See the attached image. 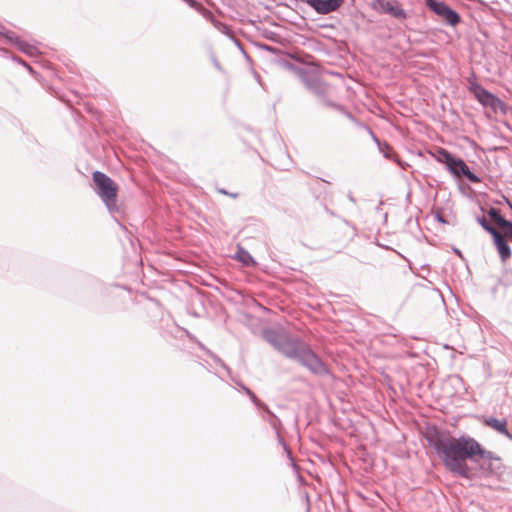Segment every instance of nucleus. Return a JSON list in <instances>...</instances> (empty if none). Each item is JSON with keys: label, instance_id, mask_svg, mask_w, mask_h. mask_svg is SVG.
I'll return each instance as SVG.
<instances>
[{"label": "nucleus", "instance_id": "21", "mask_svg": "<svg viewBox=\"0 0 512 512\" xmlns=\"http://www.w3.org/2000/svg\"><path fill=\"white\" fill-rule=\"evenodd\" d=\"M499 228L503 231V236L512 239V221L505 220Z\"/></svg>", "mask_w": 512, "mask_h": 512}, {"label": "nucleus", "instance_id": "16", "mask_svg": "<svg viewBox=\"0 0 512 512\" xmlns=\"http://www.w3.org/2000/svg\"><path fill=\"white\" fill-rule=\"evenodd\" d=\"M15 46L20 50L22 51L23 53L27 54V55H30V56H33L36 54L37 52V49L35 46L25 42L24 40L20 39L17 40V43L15 44Z\"/></svg>", "mask_w": 512, "mask_h": 512}, {"label": "nucleus", "instance_id": "14", "mask_svg": "<svg viewBox=\"0 0 512 512\" xmlns=\"http://www.w3.org/2000/svg\"><path fill=\"white\" fill-rule=\"evenodd\" d=\"M476 446H477V448L474 449L473 462H478L480 459L498 460V458L494 455L493 452L484 449L477 440H476Z\"/></svg>", "mask_w": 512, "mask_h": 512}, {"label": "nucleus", "instance_id": "25", "mask_svg": "<svg viewBox=\"0 0 512 512\" xmlns=\"http://www.w3.org/2000/svg\"><path fill=\"white\" fill-rule=\"evenodd\" d=\"M218 191H219V193L224 194V195L229 194L225 189H219Z\"/></svg>", "mask_w": 512, "mask_h": 512}, {"label": "nucleus", "instance_id": "27", "mask_svg": "<svg viewBox=\"0 0 512 512\" xmlns=\"http://www.w3.org/2000/svg\"><path fill=\"white\" fill-rule=\"evenodd\" d=\"M228 195H229V196H231V197H233V198H236V197L238 196V194H237V193H229Z\"/></svg>", "mask_w": 512, "mask_h": 512}, {"label": "nucleus", "instance_id": "4", "mask_svg": "<svg viewBox=\"0 0 512 512\" xmlns=\"http://www.w3.org/2000/svg\"><path fill=\"white\" fill-rule=\"evenodd\" d=\"M95 192L106 205L111 214L119 212L117 205V184L106 174L100 171L93 173Z\"/></svg>", "mask_w": 512, "mask_h": 512}, {"label": "nucleus", "instance_id": "5", "mask_svg": "<svg viewBox=\"0 0 512 512\" xmlns=\"http://www.w3.org/2000/svg\"><path fill=\"white\" fill-rule=\"evenodd\" d=\"M426 5L448 25L455 26L461 20L459 14L443 1L426 0Z\"/></svg>", "mask_w": 512, "mask_h": 512}, {"label": "nucleus", "instance_id": "13", "mask_svg": "<svg viewBox=\"0 0 512 512\" xmlns=\"http://www.w3.org/2000/svg\"><path fill=\"white\" fill-rule=\"evenodd\" d=\"M257 407L264 410L266 415L262 416L263 419L270 424V426L276 431L278 435V427L281 425L280 419L268 408V406L265 403Z\"/></svg>", "mask_w": 512, "mask_h": 512}, {"label": "nucleus", "instance_id": "2", "mask_svg": "<svg viewBox=\"0 0 512 512\" xmlns=\"http://www.w3.org/2000/svg\"><path fill=\"white\" fill-rule=\"evenodd\" d=\"M277 351L289 359L297 360L315 375L323 376L329 374L327 366L319 356L313 352L307 343L298 337H291L286 334Z\"/></svg>", "mask_w": 512, "mask_h": 512}, {"label": "nucleus", "instance_id": "17", "mask_svg": "<svg viewBox=\"0 0 512 512\" xmlns=\"http://www.w3.org/2000/svg\"><path fill=\"white\" fill-rule=\"evenodd\" d=\"M488 215L498 227L506 220L501 215L500 210L494 207L488 210Z\"/></svg>", "mask_w": 512, "mask_h": 512}, {"label": "nucleus", "instance_id": "10", "mask_svg": "<svg viewBox=\"0 0 512 512\" xmlns=\"http://www.w3.org/2000/svg\"><path fill=\"white\" fill-rule=\"evenodd\" d=\"M492 237L501 260L503 262L507 261L511 257V249L508 242L506 241L504 236L498 231L494 235H492Z\"/></svg>", "mask_w": 512, "mask_h": 512}, {"label": "nucleus", "instance_id": "7", "mask_svg": "<svg viewBox=\"0 0 512 512\" xmlns=\"http://www.w3.org/2000/svg\"><path fill=\"white\" fill-rule=\"evenodd\" d=\"M308 4L311 8L315 10L318 14L327 15L331 12L338 10L344 0H301Z\"/></svg>", "mask_w": 512, "mask_h": 512}, {"label": "nucleus", "instance_id": "20", "mask_svg": "<svg viewBox=\"0 0 512 512\" xmlns=\"http://www.w3.org/2000/svg\"><path fill=\"white\" fill-rule=\"evenodd\" d=\"M477 222L481 225V227L487 231L491 236L494 235L497 230L491 225L488 223V221L486 220V218L484 216L482 217H478L477 218Z\"/></svg>", "mask_w": 512, "mask_h": 512}, {"label": "nucleus", "instance_id": "15", "mask_svg": "<svg viewBox=\"0 0 512 512\" xmlns=\"http://www.w3.org/2000/svg\"><path fill=\"white\" fill-rule=\"evenodd\" d=\"M235 259L247 266L254 263L251 254L240 246L235 254Z\"/></svg>", "mask_w": 512, "mask_h": 512}, {"label": "nucleus", "instance_id": "6", "mask_svg": "<svg viewBox=\"0 0 512 512\" xmlns=\"http://www.w3.org/2000/svg\"><path fill=\"white\" fill-rule=\"evenodd\" d=\"M470 91L483 106L489 107L494 111H496L499 105L501 104V101L497 96H495L494 94H492L479 84H472L470 87Z\"/></svg>", "mask_w": 512, "mask_h": 512}, {"label": "nucleus", "instance_id": "26", "mask_svg": "<svg viewBox=\"0 0 512 512\" xmlns=\"http://www.w3.org/2000/svg\"><path fill=\"white\" fill-rule=\"evenodd\" d=\"M348 198H349V200H350L351 202L355 203V199H354V197L352 196V194H349V195H348Z\"/></svg>", "mask_w": 512, "mask_h": 512}, {"label": "nucleus", "instance_id": "12", "mask_svg": "<svg viewBox=\"0 0 512 512\" xmlns=\"http://www.w3.org/2000/svg\"><path fill=\"white\" fill-rule=\"evenodd\" d=\"M286 333H279L273 329H266L263 331L264 339L271 344L276 350L278 349L280 343L285 337Z\"/></svg>", "mask_w": 512, "mask_h": 512}, {"label": "nucleus", "instance_id": "8", "mask_svg": "<svg viewBox=\"0 0 512 512\" xmlns=\"http://www.w3.org/2000/svg\"><path fill=\"white\" fill-rule=\"evenodd\" d=\"M375 8L378 9L381 13H386L391 15L396 19H406L407 13L402 9L400 4L397 1L391 0H376Z\"/></svg>", "mask_w": 512, "mask_h": 512}, {"label": "nucleus", "instance_id": "11", "mask_svg": "<svg viewBox=\"0 0 512 512\" xmlns=\"http://www.w3.org/2000/svg\"><path fill=\"white\" fill-rule=\"evenodd\" d=\"M485 424L500 434L506 436L508 439L512 440V433H510L506 427V422L498 420L496 418L490 417L485 420Z\"/></svg>", "mask_w": 512, "mask_h": 512}, {"label": "nucleus", "instance_id": "24", "mask_svg": "<svg viewBox=\"0 0 512 512\" xmlns=\"http://www.w3.org/2000/svg\"><path fill=\"white\" fill-rule=\"evenodd\" d=\"M436 219L441 222V223H446V220L444 219L443 216H441L440 214H436Z\"/></svg>", "mask_w": 512, "mask_h": 512}, {"label": "nucleus", "instance_id": "18", "mask_svg": "<svg viewBox=\"0 0 512 512\" xmlns=\"http://www.w3.org/2000/svg\"><path fill=\"white\" fill-rule=\"evenodd\" d=\"M0 35L5 37L11 44L15 45L19 37L9 30H7L4 26L0 25Z\"/></svg>", "mask_w": 512, "mask_h": 512}, {"label": "nucleus", "instance_id": "1", "mask_svg": "<svg viewBox=\"0 0 512 512\" xmlns=\"http://www.w3.org/2000/svg\"><path fill=\"white\" fill-rule=\"evenodd\" d=\"M427 440L448 471L463 478L470 477V469L466 461L473 462L474 460V449L477 446L473 437L467 435L452 437L437 434Z\"/></svg>", "mask_w": 512, "mask_h": 512}, {"label": "nucleus", "instance_id": "19", "mask_svg": "<svg viewBox=\"0 0 512 512\" xmlns=\"http://www.w3.org/2000/svg\"><path fill=\"white\" fill-rule=\"evenodd\" d=\"M235 383L237 385H239L241 387V389L244 391V393H246V395L249 396V398L251 399V401L255 404V406H261L263 405V402L260 401L257 396L254 394L253 391H251L248 387H246L245 385H243L242 383H239L238 381H235Z\"/></svg>", "mask_w": 512, "mask_h": 512}, {"label": "nucleus", "instance_id": "22", "mask_svg": "<svg viewBox=\"0 0 512 512\" xmlns=\"http://www.w3.org/2000/svg\"><path fill=\"white\" fill-rule=\"evenodd\" d=\"M207 353L212 357V359L219 365H221L227 372H230L229 368L226 366V364L215 354L207 350Z\"/></svg>", "mask_w": 512, "mask_h": 512}, {"label": "nucleus", "instance_id": "23", "mask_svg": "<svg viewBox=\"0 0 512 512\" xmlns=\"http://www.w3.org/2000/svg\"><path fill=\"white\" fill-rule=\"evenodd\" d=\"M325 104H326L327 106L336 107V108H338V109H340V110L342 109V108H341V106L336 105L335 103L330 102V101H325Z\"/></svg>", "mask_w": 512, "mask_h": 512}, {"label": "nucleus", "instance_id": "3", "mask_svg": "<svg viewBox=\"0 0 512 512\" xmlns=\"http://www.w3.org/2000/svg\"><path fill=\"white\" fill-rule=\"evenodd\" d=\"M434 157L439 163L444 164L449 173L455 178L465 177L471 183H479L481 181V179L470 170L464 160L453 156L446 149L438 148Z\"/></svg>", "mask_w": 512, "mask_h": 512}, {"label": "nucleus", "instance_id": "9", "mask_svg": "<svg viewBox=\"0 0 512 512\" xmlns=\"http://www.w3.org/2000/svg\"><path fill=\"white\" fill-rule=\"evenodd\" d=\"M301 79L312 93L319 97H324L326 86L316 75L304 72L301 74Z\"/></svg>", "mask_w": 512, "mask_h": 512}]
</instances>
